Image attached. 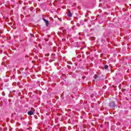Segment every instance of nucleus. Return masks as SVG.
<instances>
[{
    "label": "nucleus",
    "instance_id": "obj_13",
    "mask_svg": "<svg viewBox=\"0 0 131 131\" xmlns=\"http://www.w3.org/2000/svg\"><path fill=\"white\" fill-rule=\"evenodd\" d=\"M52 55H53V56H56V54H53Z\"/></svg>",
    "mask_w": 131,
    "mask_h": 131
},
{
    "label": "nucleus",
    "instance_id": "obj_12",
    "mask_svg": "<svg viewBox=\"0 0 131 131\" xmlns=\"http://www.w3.org/2000/svg\"><path fill=\"white\" fill-rule=\"evenodd\" d=\"M46 41H48V39H45Z\"/></svg>",
    "mask_w": 131,
    "mask_h": 131
},
{
    "label": "nucleus",
    "instance_id": "obj_14",
    "mask_svg": "<svg viewBox=\"0 0 131 131\" xmlns=\"http://www.w3.org/2000/svg\"><path fill=\"white\" fill-rule=\"evenodd\" d=\"M78 43H77H77H75V45H77Z\"/></svg>",
    "mask_w": 131,
    "mask_h": 131
},
{
    "label": "nucleus",
    "instance_id": "obj_5",
    "mask_svg": "<svg viewBox=\"0 0 131 131\" xmlns=\"http://www.w3.org/2000/svg\"><path fill=\"white\" fill-rule=\"evenodd\" d=\"M28 115H30V116H31V115H33L34 114V113L32 111H30L28 112Z\"/></svg>",
    "mask_w": 131,
    "mask_h": 131
},
{
    "label": "nucleus",
    "instance_id": "obj_8",
    "mask_svg": "<svg viewBox=\"0 0 131 131\" xmlns=\"http://www.w3.org/2000/svg\"><path fill=\"white\" fill-rule=\"evenodd\" d=\"M108 68V65H106V64L104 65V69H105V70H106V69H107Z\"/></svg>",
    "mask_w": 131,
    "mask_h": 131
},
{
    "label": "nucleus",
    "instance_id": "obj_10",
    "mask_svg": "<svg viewBox=\"0 0 131 131\" xmlns=\"http://www.w3.org/2000/svg\"><path fill=\"white\" fill-rule=\"evenodd\" d=\"M86 21H88V19H85L84 20V22H86Z\"/></svg>",
    "mask_w": 131,
    "mask_h": 131
},
{
    "label": "nucleus",
    "instance_id": "obj_2",
    "mask_svg": "<svg viewBox=\"0 0 131 131\" xmlns=\"http://www.w3.org/2000/svg\"><path fill=\"white\" fill-rule=\"evenodd\" d=\"M93 77L94 78L95 81H98V80H100V79H101V74H95Z\"/></svg>",
    "mask_w": 131,
    "mask_h": 131
},
{
    "label": "nucleus",
    "instance_id": "obj_3",
    "mask_svg": "<svg viewBox=\"0 0 131 131\" xmlns=\"http://www.w3.org/2000/svg\"><path fill=\"white\" fill-rule=\"evenodd\" d=\"M59 29H60V30H62V32L64 34H66V29H65L64 27H60Z\"/></svg>",
    "mask_w": 131,
    "mask_h": 131
},
{
    "label": "nucleus",
    "instance_id": "obj_15",
    "mask_svg": "<svg viewBox=\"0 0 131 131\" xmlns=\"http://www.w3.org/2000/svg\"><path fill=\"white\" fill-rule=\"evenodd\" d=\"M77 20H78V17H76Z\"/></svg>",
    "mask_w": 131,
    "mask_h": 131
},
{
    "label": "nucleus",
    "instance_id": "obj_7",
    "mask_svg": "<svg viewBox=\"0 0 131 131\" xmlns=\"http://www.w3.org/2000/svg\"><path fill=\"white\" fill-rule=\"evenodd\" d=\"M80 25H84V20H81L80 21Z\"/></svg>",
    "mask_w": 131,
    "mask_h": 131
},
{
    "label": "nucleus",
    "instance_id": "obj_11",
    "mask_svg": "<svg viewBox=\"0 0 131 131\" xmlns=\"http://www.w3.org/2000/svg\"><path fill=\"white\" fill-rule=\"evenodd\" d=\"M82 78L83 79H84V78H85V77L83 76V77H82Z\"/></svg>",
    "mask_w": 131,
    "mask_h": 131
},
{
    "label": "nucleus",
    "instance_id": "obj_9",
    "mask_svg": "<svg viewBox=\"0 0 131 131\" xmlns=\"http://www.w3.org/2000/svg\"><path fill=\"white\" fill-rule=\"evenodd\" d=\"M77 26H78V27H79V26H80V24L77 23Z\"/></svg>",
    "mask_w": 131,
    "mask_h": 131
},
{
    "label": "nucleus",
    "instance_id": "obj_18",
    "mask_svg": "<svg viewBox=\"0 0 131 131\" xmlns=\"http://www.w3.org/2000/svg\"><path fill=\"white\" fill-rule=\"evenodd\" d=\"M62 40H63V39H62Z\"/></svg>",
    "mask_w": 131,
    "mask_h": 131
},
{
    "label": "nucleus",
    "instance_id": "obj_16",
    "mask_svg": "<svg viewBox=\"0 0 131 131\" xmlns=\"http://www.w3.org/2000/svg\"><path fill=\"white\" fill-rule=\"evenodd\" d=\"M54 52H57V50H54Z\"/></svg>",
    "mask_w": 131,
    "mask_h": 131
},
{
    "label": "nucleus",
    "instance_id": "obj_1",
    "mask_svg": "<svg viewBox=\"0 0 131 131\" xmlns=\"http://www.w3.org/2000/svg\"><path fill=\"white\" fill-rule=\"evenodd\" d=\"M108 106L110 108H112V109L117 108V104L115 103V102L113 101H110L109 102Z\"/></svg>",
    "mask_w": 131,
    "mask_h": 131
},
{
    "label": "nucleus",
    "instance_id": "obj_4",
    "mask_svg": "<svg viewBox=\"0 0 131 131\" xmlns=\"http://www.w3.org/2000/svg\"><path fill=\"white\" fill-rule=\"evenodd\" d=\"M42 20L45 22L46 26H49V20L46 19V18H42Z\"/></svg>",
    "mask_w": 131,
    "mask_h": 131
},
{
    "label": "nucleus",
    "instance_id": "obj_17",
    "mask_svg": "<svg viewBox=\"0 0 131 131\" xmlns=\"http://www.w3.org/2000/svg\"><path fill=\"white\" fill-rule=\"evenodd\" d=\"M75 47H77V45H75Z\"/></svg>",
    "mask_w": 131,
    "mask_h": 131
},
{
    "label": "nucleus",
    "instance_id": "obj_6",
    "mask_svg": "<svg viewBox=\"0 0 131 131\" xmlns=\"http://www.w3.org/2000/svg\"><path fill=\"white\" fill-rule=\"evenodd\" d=\"M68 17H72V13H71V12L70 11V10H69L68 12Z\"/></svg>",
    "mask_w": 131,
    "mask_h": 131
}]
</instances>
